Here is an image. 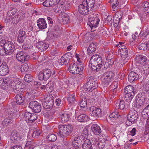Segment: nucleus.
<instances>
[{
    "label": "nucleus",
    "mask_w": 149,
    "mask_h": 149,
    "mask_svg": "<svg viewBox=\"0 0 149 149\" xmlns=\"http://www.w3.org/2000/svg\"><path fill=\"white\" fill-rule=\"evenodd\" d=\"M147 59V58L145 56H139L138 57V62L141 64H145Z\"/></svg>",
    "instance_id": "obj_45"
},
{
    "label": "nucleus",
    "mask_w": 149,
    "mask_h": 149,
    "mask_svg": "<svg viewBox=\"0 0 149 149\" xmlns=\"http://www.w3.org/2000/svg\"><path fill=\"white\" fill-rule=\"evenodd\" d=\"M149 47V44H148V42L146 44L142 43L140 44L138 46V48L140 50H145L147 47Z\"/></svg>",
    "instance_id": "obj_49"
},
{
    "label": "nucleus",
    "mask_w": 149,
    "mask_h": 149,
    "mask_svg": "<svg viewBox=\"0 0 149 149\" xmlns=\"http://www.w3.org/2000/svg\"><path fill=\"white\" fill-rule=\"evenodd\" d=\"M29 106L36 113L39 112L41 109L40 104L36 101H33L30 102Z\"/></svg>",
    "instance_id": "obj_12"
},
{
    "label": "nucleus",
    "mask_w": 149,
    "mask_h": 149,
    "mask_svg": "<svg viewBox=\"0 0 149 149\" xmlns=\"http://www.w3.org/2000/svg\"><path fill=\"white\" fill-rule=\"evenodd\" d=\"M44 101L42 104L44 108L46 109H50L54 105V100L53 96L50 95H45L44 96Z\"/></svg>",
    "instance_id": "obj_6"
},
{
    "label": "nucleus",
    "mask_w": 149,
    "mask_h": 149,
    "mask_svg": "<svg viewBox=\"0 0 149 149\" xmlns=\"http://www.w3.org/2000/svg\"><path fill=\"white\" fill-rule=\"evenodd\" d=\"M9 71V68L6 63L3 62L0 66V75H5L8 73Z\"/></svg>",
    "instance_id": "obj_17"
},
{
    "label": "nucleus",
    "mask_w": 149,
    "mask_h": 149,
    "mask_svg": "<svg viewBox=\"0 0 149 149\" xmlns=\"http://www.w3.org/2000/svg\"><path fill=\"white\" fill-rule=\"evenodd\" d=\"M136 101H141L144 103H147L148 99L145 97L144 93H139L136 96Z\"/></svg>",
    "instance_id": "obj_23"
},
{
    "label": "nucleus",
    "mask_w": 149,
    "mask_h": 149,
    "mask_svg": "<svg viewBox=\"0 0 149 149\" xmlns=\"http://www.w3.org/2000/svg\"><path fill=\"white\" fill-rule=\"evenodd\" d=\"M113 78H104L102 81V84L104 85V87H107L111 83Z\"/></svg>",
    "instance_id": "obj_33"
},
{
    "label": "nucleus",
    "mask_w": 149,
    "mask_h": 149,
    "mask_svg": "<svg viewBox=\"0 0 149 149\" xmlns=\"http://www.w3.org/2000/svg\"><path fill=\"white\" fill-rule=\"evenodd\" d=\"M99 15L96 13H94L91 15L88 19V25L92 29H94L97 27L99 24L100 20L99 18Z\"/></svg>",
    "instance_id": "obj_4"
},
{
    "label": "nucleus",
    "mask_w": 149,
    "mask_h": 149,
    "mask_svg": "<svg viewBox=\"0 0 149 149\" xmlns=\"http://www.w3.org/2000/svg\"><path fill=\"white\" fill-rule=\"evenodd\" d=\"M98 86L96 79L93 77H90L83 86L84 89L87 92H91Z\"/></svg>",
    "instance_id": "obj_2"
},
{
    "label": "nucleus",
    "mask_w": 149,
    "mask_h": 149,
    "mask_svg": "<svg viewBox=\"0 0 149 149\" xmlns=\"http://www.w3.org/2000/svg\"><path fill=\"white\" fill-rule=\"evenodd\" d=\"M46 139L49 141L54 142L56 141L57 139L56 136L54 134H49L46 137Z\"/></svg>",
    "instance_id": "obj_42"
},
{
    "label": "nucleus",
    "mask_w": 149,
    "mask_h": 149,
    "mask_svg": "<svg viewBox=\"0 0 149 149\" xmlns=\"http://www.w3.org/2000/svg\"><path fill=\"white\" fill-rule=\"evenodd\" d=\"M139 78V75L134 71L130 72L128 76V79L129 81L131 82L136 81Z\"/></svg>",
    "instance_id": "obj_19"
},
{
    "label": "nucleus",
    "mask_w": 149,
    "mask_h": 149,
    "mask_svg": "<svg viewBox=\"0 0 149 149\" xmlns=\"http://www.w3.org/2000/svg\"><path fill=\"white\" fill-rule=\"evenodd\" d=\"M50 0H46L43 3V5L45 7L52 6L53 5Z\"/></svg>",
    "instance_id": "obj_58"
},
{
    "label": "nucleus",
    "mask_w": 149,
    "mask_h": 149,
    "mask_svg": "<svg viewBox=\"0 0 149 149\" xmlns=\"http://www.w3.org/2000/svg\"><path fill=\"white\" fill-rule=\"evenodd\" d=\"M120 54L122 59L120 60V62L122 65H123L126 63L129 59L128 54V50L127 49L118 51Z\"/></svg>",
    "instance_id": "obj_13"
},
{
    "label": "nucleus",
    "mask_w": 149,
    "mask_h": 149,
    "mask_svg": "<svg viewBox=\"0 0 149 149\" xmlns=\"http://www.w3.org/2000/svg\"><path fill=\"white\" fill-rule=\"evenodd\" d=\"M24 87L23 83L20 81H18L15 84V86L13 87L14 92L18 94L21 92H23L25 89Z\"/></svg>",
    "instance_id": "obj_16"
},
{
    "label": "nucleus",
    "mask_w": 149,
    "mask_h": 149,
    "mask_svg": "<svg viewBox=\"0 0 149 149\" xmlns=\"http://www.w3.org/2000/svg\"><path fill=\"white\" fill-rule=\"evenodd\" d=\"M37 146L36 142H35L31 139H29L27 141L25 145V148L29 147V149H33Z\"/></svg>",
    "instance_id": "obj_31"
},
{
    "label": "nucleus",
    "mask_w": 149,
    "mask_h": 149,
    "mask_svg": "<svg viewBox=\"0 0 149 149\" xmlns=\"http://www.w3.org/2000/svg\"><path fill=\"white\" fill-rule=\"evenodd\" d=\"M77 119L80 122H85L88 120V116L84 114H81L78 116Z\"/></svg>",
    "instance_id": "obj_39"
},
{
    "label": "nucleus",
    "mask_w": 149,
    "mask_h": 149,
    "mask_svg": "<svg viewBox=\"0 0 149 149\" xmlns=\"http://www.w3.org/2000/svg\"><path fill=\"white\" fill-rule=\"evenodd\" d=\"M32 113L28 112H25L24 114V118L25 121L26 122L29 121V118H30Z\"/></svg>",
    "instance_id": "obj_57"
},
{
    "label": "nucleus",
    "mask_w": 149,
    "mask_h": 149,
    "mask_svg": "<svg viewBox=\"0 0 149 149\" xmlns=\"http://www.w3.org/2000/svg\"><path fill=\"white\" fill-rule=\"evenodd\" d=\"M51 74L52 72L50 69L45 68L39 72L38 78L41 81H47L50 77Z\"/></svg>",
    "instance_id": "obj_7"
},
{
    "label": "nucleus",
    "mask_w": 149,
    "mask_h": 149,
    "mask_svg": "<svg viewBox=\"0 0 149 149\" xmlns=\"http://www.w3.org/2000/svg\"><path fill=\"white\" fill-rule=\"evenodd\" d=\"M22 136L18 132L14 130L11 133V138L17 141H18L22 139Z\"/></svg>",
    "instance_id": "obj_24"
},
{
    "label": "nucleus",
    "mask_w": 149,
    "mask_h": 149,
    "mask_svg": "<svg viewBox=\"0 0 149 149\" xmlns=\"http://www.w3.org/2000/svg\"><path fill=\"white\" fill-rule=\"evenodd\" d=\"M29 68V66L27 63H25L22 65L21 66L20 69L21 72H26Z\"/></svg>",
    "instance_id": "obj_52"
},
{
    "label": "nucleus",
    "mask_w": 149,
    "mask_h": 149,
    "mask_svg": "<svg viewBox=\"0 0 149 149\" xmlns=\"http://www.w3.org/2000/svg\"><path fill=\"white\" fill-rule=\"evenodd\" d=\"M75 97L74 94H69L68 95L67 99L70 104H73L74 102Z\"/></svg>",
    "instance_id": "obj_43"
},
{
    "label": "nucleus",
    "mask_w": 149,
    "mask_h": 149,
    "mask_svg": "<svg viewBox=\"0 0 149 149\" xmlns=\"http://www.w3.org/2000/svg\"><path fill=\"white\" fill-rule=\"evenodd\" d=\"M135 94L136 93H131L130 94H124L125 100L126 102L130 103Z\"/></svg>",
    "instance_id": "obj_35"
},
{
    "label": "nucleus",
    "mask_w": 149,
    "mask_h": 149,
    "mask_svg": "<svg viewBox=\"0 0 149 149\" xmlns=\"http://www.w3.org/2000/svg\"><path fill=\"white\" fill-rule=\"evenodd\" d=\"M13 122V118L10 117H9L5 119L2 122V125L5 127L11 124Z\"/></svg>",
    "instance_id": "obj_32"
},
{
    "label": "nucleus",
    "mask_w": 149,
    "mask_h": 149,
    "mask_svg": "<svg viewBox=\"0 0 149 149\" xmlns=\"http://www.w3.org/2000/svg\"><path fill=\"white\" fill-rule=\"evenodd\" d=\"M24 79L27 82H31L33 80L32 76L30 74H27L25 75Z\"/></svg>",
    "instance_id": "obj_53"
},
{
    "label": "nucleus",
    "mask_w": 149,
    "mask_h": 149,
    "mask_svg": "<svg viewBox=\"0 0 149 149\" xmlns=\"http://www.w3.org/2000/svg\"><path fill=\"white\" fill-rule=\"evenodd\" d=\"M4 81L5 84H7V86L11 85L13 83L12 80L8 77L4 78Z\"/></svg>",
    "instance_id": "obj_59"
},
{
    "label": "nucleus",
    "mask_w": 149,
    "mask_h": 149,
    "mask_svg": "<svg viewBox=\"0 0 149 149\" xmlns=\"http://www.w3.org/2000/svg\"><path fill=\"white\" fill-rule=\"evenodd\" d=\"M81 148L82 149H93L92 148L91 142L88 139H86L81 145Z\"/></svg>",
    "instance_id": "obj_27"
},
{
    "label": "nucleus",
    "mask_w": 149,
    "mask_h": 149,
    "mask_svg": "<svg viewBox=\"0 0 149 149\" xmlns=\"http://www.w3.org/2000/svg\"><path fill=\"white\" fill-rule=\"evenodd\" d=\"M37 116L36 114L34 113H32V115L29 118V121L28 122H29L31 123L33 122L34 121L37 119Z\"/></svg>",
    "instance_id": "obj_63"
},
{
    "label": "nucleus",
    "mask_w": 149,
    "mask_h": 149,
    "mask_svg": "<svg viewBox=\"0 0 149 149\" xmlns=\"http://www.w3.org/2000/svg\"><path fill=\"white\" fill-rule=\"evenodd\" d=\"M136 92L134 88L132 86H127L125 88L124 94H130Z\"/></svg>",
    "instance_id": "obj_36"
},
{
    "label": "nucleus",
    "mask_w": 149,
    "mask_h": 149,
    "mask_svg": "<svg viewBox=\"0 0 149 149\" xmlns=\"http://www.w3.org/2000/svg\"><path fill=\"white\" fill-rule=\"evenodd\" d=\"M114 73L113 72L109 71L107 72L104 73L103 74V76L104 78H113L114 77Z\"/></svg>",
    "instance_id": "obj_46"
},
{
    "label": "nucleus",
    "mask_w": 149,
    "mask_h": 149,
    "mask_svg": "<svg viewBox=\"0 0 149 149\" xmlns=\"http://www.w3.org/2000/svg\"><path fill=\"white\" fill-rule=\"evenodd\" d=\"M83 3L85 4L91 10H95L96 9L95 0H86L83 1Z\"/></svg>",
    "instance_id": "obj_18"
},
{
    "label": "nucleus",
    "mask_w": 149,
    "mask_h": 149,
    "mask_svg": "<svg viewBox=\"0 0 149 149\" xmlns=\"http://www.w3.org/2000/svg\"><path fill=\"white\" fill-rule=\"evenodd\" d=\"M105 140L103 139L101 141H100L97 143V146L98 148L100 149H103L105 146Z\"/></svg>",
    "instance_id": "obj_54"
},
{
    "label": "nucleus",
    "mask_w": 149,
    "mask_h": 149,
    "mask_svg": "<svg viewBox=\"0 0 149 149\" xmlns=\"http://www.w3.org/2000/svg\"><path fill=\"white\" fill-rule=\"evenodd\" d=\"M125 105V103L124 100H118L115 103V107L117 109L123 110L124 109Z\"/></svg>",
    "instance_id": "obj_29"
},
{
    "label": "nucleus",
    "mask_w": 149,
    "mask_h": 149,
    "mask_svg": "<svg viewBox=\"0 0 149 149\" xmlns=\"http://www.w3.org/2000/svg\"><path fill=\"white\" fill-rule=\"evenodd\" d=\"M60 64L61 65H66L68 64L69 61L62 56L60 59Z\"/></svg>",
    "instance_id": "obj_55"
},
{
    "label": "nucleus",
    "mask_w": 149,
    "mask_h": 149,
    "mask_svg": "<svg viewBox=\"0 0 149 149\" xmlns=\"http://www.w3.org/2000/svg\"><path fill=\"white\" fill-rule=\"evenodd\" d=\"M91 130L94 134L98 135L101 132V130L100 127L97 124L93 125L91 127Z\"/></svg>",
    "instance_id": "obj_26"
},
{
    "label": "nucleus",
    "mask_w": 149,
    "mask_h": 149,
    "mask_svg": "<svg viewBox=\"0 0 149 149\" xmlns=\"http://www.w3.org/2000/svg\"><path fill=\"white\" fill-rule=\"evenodd\" d=\"M79 105L81 108L86 107L87 106V98L85 95H80Z\"/></svg>",
    "instance_id": "obj_22"
},
{
    "label": "nucleus",
    "mask_w": 149,
    "mask_h": 149,
    "mask_svg": "<svg viewBox=\"0 0 149 149\" xmlns=\"http://www.w3.org/2000/svg\"><path fill=\"white\" fill-rule=\"evenodd\" d=\"M37 26L39 29L42 30L47 27V24L45 19L40 18L37 21Z\"/></svg>",
    "instance_id": "obj_21"
},
{
    "label": "nucleus",
    "mask_w": 149,
    "mask_h": 149,
    "mask_svg": "<svg viewBox=\"0 0 149 149\" xmlns=\"http://www.w3.org/2000/svg\"><path fill=\"white\" fill-rule=\"evenodd\" d=\"M138 118V116L137 113L133 114L130 112L127 116V120L126 122L127 126H129L136 123Z\"/></svg>",
    "instance_id": "obj_10"
},
{
    "label": "nucleus",
    "mask_w": 149,
    "mask_h": 149,
    "mask_svg": "<svg viewBox=\"0 0 149 149\" xmlns=\"http://www.w3.org/2000/svg\"><path fill=\"white\" fill-rule=\"evenodd\" d=\"M144 90L145 91L149 97V80H147L143 85Z\"/></svg>",
    "instance_id": "obj_47"
},
{
    "label": "nucleus",
    "mask_w": 149,
    "mask_h": 149,
    "mask_svg": "<svg viewBox=\"0 0 149 149\" xmlns=\"http://www.w3.org/2000/svg\"><path fill=\"white\" fill-rule=\"evenodd\" d=\"M96 45L94 43H91L88 47L87 50V53L89 55H91L96 51Z\"/></svg>",
    "instance_id": "obj_28"
},
{
    "label": "nucleus",
    "mask_w": 149,
    "mask_h": 149,
    "mask_svg": "<svg viewBox=\"0 0 149 149\" xmlns=\"http://www.w3.org/2000/svg\"><path fill=\"white\" fill-rule=\"evenodd\" d=\"M90 114L92 116L98 118L101 116L102 111L100 108L92 106L90 109Z\"/></svg>",
    "instance_id": "obj_14"
},
{
    "label": "nucleus",
    "mask_w": 149,
    "mask_h": 149,
    "mask_svg": "<svg viewBox=\"0 0 149 149\" xmlns=\"http://www.w3.org/2000/svg\"><path fill=\"white\" fill-rule=\"evenodd\" d=\"M70 3L65 0H63L61 2L60 7L62 8L63 10H65L66 11L70 8Z\"/></svg>",
    "instance_id": "obj_30"
},
{
    "label": "nucleus",
    "mask_w": 149,
    "mask_h": 149,
    "mask_svg": "<svg viewBox=\"0 0 149 149\" xmlns=\"http://www.w3.org/2000/svg\"><path fill=\"white\" fill-rule=\"evenodd\" d=\"M84 67L83 64L82 63H77V64L75 63L72 64L69 66V70L71 73L73 74H78L81 72L83 71Z\"/></svg>",
    "instance_id": "obj_5"
},
{
    "label": "nucleus",
    "mask_w": 149,
    "mask_h": 149,
    "mask_svg": "<svg viewBox=\"0 0 149 149\" xmlns=\"http://www.w3.org/2000/svg\"><path fill=\"white\" fill-rule=\"evenodd\" d=\"M149 33V29L148 28L145 30H142L139 34V37H145Z\"/></svg>",
    "instance_id": "obj_44"
},
{
    "label": "nucleus",
    "mask_w": 149,
    "mask_h": 149,
    "mask_svg": "<svg viewBox=\"0 0 149 149\" xmlns=\"http://www.w3.org/2000/svg\"><path fill=\"white\" fill-rule=\"evenodd\" d=\"M86 138L83 135H80L76 137L72 142V145L75 148H81V145Z\"/></svg>",
    "instance_id": "obj_9"
},
{
    "label": "nucleus",
    "mask_w": 149,
    "mask_h": 149,
    "mask_svg": "<svg viewBox=\"0 0 149 149\" xmlns=\"http://www.w3.org/2000/svg\"><path fill=\"white\" fill-rule=\"evenodd\" d=\"M72 56V54L70 52H68L64 54L63 55V57H64L69 62L70 59L71 58Z\"/></svg>",
    "instance_id": "obj_56"
},
{
    "label": "nucleus",
    "mask_w": 149,
    "mask_h": 149,
    "mask_svg": "<svg viewBox=\"0 0 149 149\" xmlns=\"http://www.w3.org/2000/svg\"><path fill=\"white\" fill-rule=\"evenodd\" d=\"M136 107L137 108L141 110H142L145 107L146 104L147 103H144L141 101H136Z\"/></svg>",
    "instance_id": "obj_48"
},
{
    "label": "nucleus",
    "mask_w": 149,
    "mask_h": 149,
    "mask_svg": "<svg viewBox=\"0 0 149 149\" xmlns=\"http://www.w3.org/2000/svg\"><path fill=\"white\" fill-rule=\"evenodd\" d=\"M123 13L122 12L117 11L114 15V18H116V20L120 21L123 16Z\"/></svg>",
    "instance_id": "obj_50"
},
{
    "label": "nucleus",
    "mask_w": 149,
    "mask_h": 149,
    "mask_svg": "<svg viewBox=\"0 0 149 149\" xmlns=\"http://www.w3.org/2000/svg\"><path fill=\"white\" fill-rule=\"evenodd\" d=\"M36 46L39 51L43 52L47 49L49 44L42 41H40L36 44Z\"/></svg>",
    "instance_id": "obj_20"
},
{
    "label": "nucleus",
    "mask_w": 149,
    "mask_h": 149,
    "mask_svg": "<svg viewBox=\"0 0 149 149\" xmlns=\"http://www.w3.org/2000/svg\"><path fill=\"white\" fill-rule=\"evenodd\" d=\"M40 134L41 133L39 131L35 130L33 132L32 134V137L33 138L38 137Z\"/></svg>",
    "instance_id": "obj_64"
},
{
    "label": "nucleus",
    "mask_w": 149,
    "mask_h": 149,
    "mask_svg": "<svg viewBox=\"0 0 149 149\" xmlns=\"http://www.w3.org/2000/svg\"><path fill=\"white\" fill-rule=\"evenodd\" d=\"M6 55H10L12 54L14 50L15 46L11 42H8L4 43Z\"/></svg>",
    "instance_id": "obj_11"
},
{
    "label": "nucleus",
    "mask_w": 149,
    "mask_h": 149,
    "mask_svg": "<svg viewBox=\"0 0 149 149\" xmlns=\"http://www.w3.org/2000/svg\"><path fill=\"white\" fill-rule=\"evenodd\" d=\"M26 37L18 36L17 38V41L19 44L23 43Z\"/></svg>",
    "instance_id": "obj_60"
},
{
    "label": "nucleus",
    "mask_w": 149,
    "mask_h": 149,
    "mask_svg": "<svg viewBox=\"0 0 149 149\" xmlns=\"http://www.w3.org/2000/svg\"><path fill=\"white\" fill-rule=\"evenodd\" d=\"M19 33L18 36L24 37H27V36L26 34V31H25L23 30V29H21L19 30Z\"/></svg>",
    "instance_id": "obj_61"
},
{
    "label": "nucleus",
    "mask_w": 149,
    "mask_h": 149,
    "mask_svg": "<svg viewBox=\"0 0 149 149\" xmlns=\"http://www.w3.org/2000/svg\"><path fill=\"white\" fill-rule=\"evenodd\" d=\"M112 8L116 9L120 6V3L118 0H110Z\"/></svg>",
    "instance_id": "obj_41"
},
{
    "label": "nucleus",
    "mask_w": 149,
    "mask_h": 149,
    "mask_svg": "<svg viewBox=\"0 0 149 149\" xmlns=\"http://www.w3.org/2000/svg\"><path fill=\"white\" fill-rule=\"evenodd\" d=\"M89 63L93 70L98 71L101 68L103 63L102 57L98 54L93 55L91 58Z\"/></svg>",
    "instance_id": "obj_1"
},
{
    "label": "nucleus",
    "mask_w": 149,
    "mask_h": 149,
    "mask_svg": "<svg viewBox=\"0 0 149 149\" xmlns=\"http://www.w3.org/2000/svg\"><path fill=\"white\" fill-rule=\"evenodd\" d=\"M16 101L17 102L19 105H22L25 100L24 95L23 94H18L15 97Z\"/></svg>",
    "instance_id": "obj_25"
},
{
    "label": "nucleus",
    "mask_w": 149,
    "mask_h": 149,
    "mask_svg": "<svg viewBox=\"0 0 149 149\" xmlns=\"http://www.w3.org/2000/svg\"><path fill=\"white\" fill-rule=\"evenodd\" d=\"M148 12L145 10V9H144L143 12H142L140 13L139 17L142 21H144L146 20L149 16V15H148Z\"/></svg>",
    "instance_id": "obj_34"
},
{
    "label": "nucleus",
    "mask_w": 149,
    "mask_h": 149,
    "mask_svg": "<svg viewBox=\"0 0 149 149\" xmlns=\"http://www.w3.org/2000/svg\"><path fill=\"white\" fill-rule=\"evenodd\" d=\"M60 117L61 122H67L69 120L70 117L69 115L66 113H61L60 114Z\"/></svg>",
    "instance_id": "obj_37"
},
{
    "label": "nucleus",
    "mask_w": 149,
    "mask_h": 149,
    "mask_svg": "<svg viewBox=\"0 0 149 149\" xmlns=\"http://www.w3.org/2000/svg\"><path fill=\"white\" fill-rule=\"evenodd\" d=\"M90 9L83 1L82 4H80L78 7V11L79 13L83 15H86L88 14Z\"/></svg>",
    "instance_id": "obj_15"
},
{
    "label": "nucleus",
    "mask_w": 149,
    "mask_h": 149,
    "mask_svg": "<svg viewBox=\"0 0 149 149\" xmlns=\"http://www.w3.org/2000/svg\"><path fill=\"white\" fill-rule=\"evenodd\" d=\"M47 91L48 93H50L53 91L54 88V84L51 82H49L46 84Z\"/></svg>",
    "instance_id": "obj_40"
},
{
    "label": "nucleus",
    "mask_w": 149,
    "mask_h": 149,
    "mask_svg": "<svg viewBox=\"0 0 149 149\" xmlns=\"http://www.w3.org/2000/svg\"><path fill=\"white\" fill-rule=\"evenodd\" d=\"M59 133L61 137H66L71 134L73 127L70 125H60L58 127Z\"/></svg>",
    "instance_id": "obj_3"
},
{
    "label": "nucleus",
    "mask_w": 149,
    "mask_h": 149,
    "mask_svg": "<svg viewBox=\"0 0 149 149\" xmlns=\"http://www.w3.org/2000/svg\"><path fill=\"white\" fill-rule=\"evenodd\" d=\"M5 46L3 45V46L1 45L0 46V55L1 56H4L6 54L5 49Z\"/></svg>",
    "instance_id": "obj_62"
},
{
    "label": "nucleus",
    "mask_w": 149,
    "mask_h": 149,
    "mask_svg": "<svg viewBox=\"0 0 149 149\" xmlns=\"http://www.w3.org/2000/svg\"><path fill=\"white\" fill-rule=\"evenodd\" d=\"M149 133V117L147 118L145 127L144 134H146Z\"/></svg>",
    "instance_id": "obj_51"
},
{
    "label": "nucleus",
    "mask_w": 149,
    "mask_h": 149,
    "mask_svg": "<svg viewBox=\"0 0 149 149\" xmlns=\"http://www.w3.org/2000/svg\"><path fill=\"white\" fill-rule=\"evenodd\" d=\"M16 58L19 61L22 63L28 61L30 58V56L27 53L22 51L18 52L16 54Z\"/></svg>",
    "instance_id": "obj_8"
},
{
    "label": "nucleus",
    "mask_w": 149,
    "mask_h": 149,
    "mask_svg": "<svg viewBox=\"0 0 149 149\" xmlns=\"http://www.w3.org/2000/svg\"><path fill=\"white\" fill-rule=\"evenodd\" d=\"M11 6H10V7L8 8V11L7 14L8 16L10 17V19L13 18V16L16 12L15 8H12V7H11Z\"/></svg>",
    "instance_id": "obj_38"
}]
</instances>
